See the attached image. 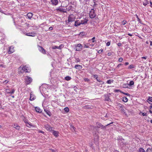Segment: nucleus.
Instances as JSON below:
<instances>
[{
  "label": "nucleus",
  "instance_id": "f257e3e1",
  "mask_svg": "<svg viewBox=\"0 0 152 152\" xmlns=\"http://www.w3.org/2000/svg\"><path fill=\"white\" fill-rule=\"evenodd\" d=\"M113 122H112L109 124H107V125H106L105 126H104V125L100 123L99 122L96 123V125L97 127L98 128H101L102 129L104 130H105L106 129V127L109 126V125L113 124Z\"/></svg>",
  "mask_w": 152,
  "mask_h": 152
},
{
  "label": "nucleus",
  "instance_id": "f03ea898",
  "mask_svg": "<svg viewBox=\"0 0 152 152\" xmlns=\"http://www.w3.org/2000/svg\"><path fill=\"white\" fill-rule=\"evenodd\" d=\"M89 15L90 18L91 19H93L96 17V14L95 12V10L94 8L91 9V10L89 11Z\"/></svg>",
  "mask_w": 152,
  "mask_h": 152
},
{
  "label": "nucleus",
  "instance_id": "7ed1b4c3",
  "mask_svg": "<svg viewBox=\"0 0 152 152\" xmlns=\"http://www.w3.org/2000/svg\"><path fill=\"white\" fill-rule=\"evenodd\" d=\"M25 83L26 85L30 84L32 81V78L28 76H26L25 79Z\"/></svg>",
  "mask_w": 152,
  "mask_h": 152
},
{
  "label": "nucleus",
  "instance_id": "20e7f679",
  "mask_svg": "<svg viewBox=\"0 0 152 152\" xmlns=\"http://www.w3.org/2000/svg\"><path fill=\"white\" fill-rule=\"evenodd\" d=\"M117 108L119 110L122 112H124L125 111V107L122 104L118 103L117 105Z\"/></svg>",
  "mask_w": 152,
  "mask_h": 152
},
{
  "label": "nucleus",
  "instance_id": "39448f33",
  "mask_svg": "<svg viewBox=\"0 0 152 152\" xmlns=\"http://www.w3.org/2000/svg\"><path fill=\"white\" fill-rule=\"evenodd\" d=\"M39 50L43 54H46V50L42 46L37 45Z\"/></svg>",
  "mask_w": 152,
  "mask_h": 152
},
{
  "label": "nucleus",
  "instance_id": "423d86ee",
  "mask_svg": "<svg viewBox=\"0 0 152 152\" xmlns=\"http://www.w3.org/2000/svg\"><path fill=\"white\" fill-rule=\"evenodd\" d=\"M83 46L80 44H79L77 45L75 48V50L76 51H80L82 49Z\"/></svg>",
  "mask_w": 152,
  "mask_h": 152
},
{
  "label": "nucleus",
  "instance_id": "0eeeda50",
  "mask_svg": "<svg viewBox=\"0 0 152 152\" xmlns=\"http://www.w3.org/2000/svg\"><path fill=\"white\" fill-rule=\"evenodd\" d=\"M56 10L57 11H59L60 12H62L63 13H66V9H63L59 7V8H57Z\"/></svg>",
  "mask_w": 152,
  "mask_h": 152
},
{
  "label": "nucleus",
  "instance_id": "6e6552de",
  "mask_svg": "<svg viewBox=\"0 0 152 152\" xmlns=\"http://www.w3.org/2000/svg\"><path fill=\"white\" fill-rule=\"evenodd\" d=\"M69 4L72 5L76 6L77 5L76 2L75 0H71L69 2Z\"/></svg>",
  "mask_w": 152,
  "mask_h": 152
},
{
  "label": "nucleus",
  "instance_id": "1a4fd4ad",
  "mask_svg": "<svg viewBox=\"0 0 152 152\" xmlns=\"http://www.w3.org/2000/svg\"><path fill=\"white\" fill-rule=\"evenodd\" d=\"M36 33L34 32H32L31 33H27L25 34L26 35L31 37H34Z\"/></svg>",
  "mask_w": 152,
  "mask_h": 152
},
{
  "label": "nucleus",
  "instance_id": "9d476101",
  "mask_svg": "<svg viewBox=\"0 0 152 152\" xmlns=\"http://www.w3.org/2000/svg\"><path fill=\"white\" fill-rule=\"evenodd\" d=\"M73 16V14H71L68 18V21L69 22H71L74 21V19L72 17Z\"/></svg>",
  "mask_w": 152,
  "mask_h": 152
},
{
  "label": "nucleus",
  "instance_id": "9b49d317",
  "mask_svg": "<svg viewBox=\"0 0 152 152\" xmlns=\"http://www.w3.org/2000/svg\"><path fill=\"white\" fill-rule=\"evenodd\" d=\"M13 48H14L12 47V46H11L10 47L9 50L8 52L9 54H11L14 51Z\"/></svg>",
  "mask_w": 152,
  "mask_h": 152
},
{
  "label": "nucleus",
  "instance_id": "f8f14e48",
  "mask_svg": "<svg viewBox=\"0 0 152 152\" xmlns=\"http://www.w3.org/2000/svg\"><path fill=\"white\" fill-rule=\"evenodd\" d=\"M51 1L52 4L55 6L57 5L58 3V0H51Z\"/></svg>",
  "mask_w": 152,
  "mask_h": 152
},
{
  "label": "nucleus",
  "instance_id": "ddd939ff",
  "mask_svg": "<svg viewBox=\"0 0 152 152\" xmlns=\"http://www.w3.org/2000/svg\"><path fill=\"white\" fill-rule=\"evenodd\" d=\"M147 102L151 104H152V97L149 96Z\"/></svg>",
  "mask_w": 152,
  "mask_h": 152
},
{
  "label": "nucleus",
  "instance_id": "4468645a",
  "mask_svg": "<svg viewBox=\"0 0 152 152\" xmlns=\"http://www.w3.org/2000/svg\"><path fill=\"white\" fill-rule=\"evenodd\" d=\"M75 68L77 69L80 70L82 69L83 67L81 65H76L75 66Z\"/></svg>",
  "mask_w": 152,
  "mask_h": 152
},
{
  "label": "nucleus",
  "instance_id": "2eb2a0df",
  "mask_svg": "<svg viewBox=\"0 0 152 152\" xmlns=\"http://www.w3.org/2000/svg\"><path fill=\"white\" fill-rule=\"evenodd\" d=\"M33 15V14L32 13L29 12L27 14V15L28 16V18L29 19L31 20V19Z\"/></svg>",
  "mask_w": 152,
  "mask_h": 152
},
{
  "label": "nucleus",
  "instance_id": "dca6fc26",
  "mask_svg": "<svg viewBox=\"0 0 152 152\" xmlns=\"http://www.w3.org/2000/svg\"><path fill=\"white\" fill-rule=\"evenodd\" d=\"M46 129L48 130H52V127L49 125H46L45 126Z\"/></svg>",
  "mask_w": 152,
  "mask_h": 152
},
{
  "label": "nucleus",
  "instance_id": "f3484780",
  "mask_svg": "<svg viewBox=\"0 0 152 152\" xmlns=\"http://www.w3.org/2000/svg\"><path fill=\"white\" fill-rule=\"evenodd\" d=\"M80 25V22L79 20H76L75 23V26L76 27L79 26Z\"/></svg>",
  "mask_w": 152,
  "mask_h": 152
},
{
  "label": "nucleus",
  "instance_id": "a211bd4d",
  "mask_svg": "<svg viewBox=\"0 0 152 152\" xmlns=\"http://www.w3.org/2000/svg\"><path fill=\"white\" fill-rule=\"evenodd\" d=\"M104 97H105V100L108 101H110L111 99L109 98V97L108 95H104Z\"/></svg>",
  "mask_w": 152,
  "mask_h": 152
},
{
  "label": "nucleus",
  "instance_id": "6ab92c4d",
  "mask_svg": "<svg viewBox=\"0 0 152 152\" xmlns=\"http://www.w3.org/2000/svg\"><path fill=\"white\" fill-rule=\"evenodd\" d=\"M13 127L15 128L16 129L19 130L20 128V126H19L17 124H15L14 125Z\"/></svg>",
  "mask_w": 152,
  "mask_h": 152
},
{
  "label": "nucleus",
  "instance_id": "aec40b11",
  "mask_svg": "<svg viewBox=\"0 0 152 152\" xmlns=\"http://www.w3.org/2000/svg\"><path fill=\"white\" fill-rule=\"evenodd\" d=\"M44 111L49 116H50L51 115V113L49 110L47 109H45Z\"/></svg>",
  "mask_w": 152,
  "mask_h": 152
},
{
  "label": "nucleus",
  "instance_id": "412c9836",
  "mask_svg": "<svg viewBox=\"0 0 152 152\" xmlns=\"http://www.w3.org/2000/svg\"><path fill=\"white\" fill-rule=\"evenodd\" d=\"M66 10H67L68 11H69L70 10H72V6L70 5L68 7L67 6H66Z\"/></svg>",
  "mask_w": 152,
  "mask_h": 152
},
{
  "label": "nucleus",
  "instance_id": "4be33fe9",
  "mask_svg": "<svg viewBox=\"0 0 152 152\" xmlns=\"http://www.w3.org/2000/svg\"><path fill=\"white\" fill-rule=\"evenodd\" d=\"M93 77L95 78L96 80H97L98 81H100V79L98 77V75H93Z\"/></svg>",
  "mask_w": 152,
  "mask_h": 152
},
{
  "label": "nucleus",
  "instance_id": "5701e85b",
  "mask_svg": "<svg viewBox=\"0 0 152 152\" xmlns=\"http://www.w3.org/2000/svg\"><path fill=\"white\" fill-rule=\"evenodd\" d=\"M35 110L38 113H40L42 112L41 110L38 107H36L35 108Z\"/></svg>",
  "mask_w": 152,
  "mask_h": 152
},
{
  "label": "nucleus",
  "instance_id": "b1692460",
  "mask_svg": "<svg viewBox=\"0 0 152 152\" xmlns=\"http://www.w3.org/2000/svg\"><path fill=\"white\" fill-rule=\"evenodd\" d=\"M88 21V20L87 19H85L84 21L81 20L80 22V25L82 24H86Z\"/></svg>",
  "mask_w": 152,
  "mask_h": 152
},
{
  "label": "nucleus",
  "instance_id": "393cba45",
  "mask_svg": "<svg viewBox=\"0 0 152 152\" xmlns=\"http://www.w3.org/2000/svg\"><path fill=\"white\" fill-rule=\"evenodd\" d=\"M138 152H146V151H145L144 149L142 148H140L138 151Z\"/></svg>",
  "mask_w": 152,
  "mask_h": 152
},
{
  "label": "nucleus",
  "instance_id": "a878e982",
  "mask_svg": "<svg viewBox=\"0 0 152 152\" xmlns=\"http://www.w3.org/2000/svg\"><path fill=\"white\" fill-rule=\"evenodd\" d=\"M129 85L128 84V83L124 84L123 85V88H129Z\"/></svg>",
  "mask_w": 152,
  "mask_h": 152
},
{
  "label": "nucleus",
  "instance_id": "bb28decb",
  "mask_svg": "<svg viewBox=\"0 0 152 152\" xmlns=\"http://www.w3.org/2000/svg\"><path fill=\"white\" fill-rule=\"evenodd\" d=\"M53 134L56 137H58V132L56 131H54L53 132Z\"/></svg>",
  "mask_w": 152,
  "mask_h": 152
},
{
  "label": "nucleus",
  "instance_id": "cd10ccee",
  "mask_svg": "<svg viewBox=\"0 0 152 152\" xmlns=\"http://www.w3.org/2000/svg\"><path fill=\"white\" fill-rule=\"evenodd\" d=\"M90 1V0H79V1L80 3L82 4L84 3L85 1L86 2V4H87V2L89 1Z\"/></svg>",
  "mask_w": 152,
  "mask_h": 152
},
{
  "label": "nucleus",
  "instance_id": "c85d7f7f",
  "mask_svg": "<svg viewBox=\"0 0 152 152\" xmlns=\"http://www.w3.org/2000/svg\"><path fill=\"white\" fill-rule=\"evenodd\" d=\"M123 101L124 102H126L128 101V99L126 97H123Z\"/></svg>",
  "mask_w": 152,
  "mask_h": 152
},
{
  "label": "nucleus",
  "instance_id": "c756f323",
  "mask_svg": "<svg viewBox=\"0 0 152 152\" xmlns=\"http://www.w3.org/2000/svg\"><path fill=\"white\" fill-rule=\"evenodd\" d=\"M146 152H152V147L148 148L146 150Z\"/></svg>",
  "mask_w": 152,
  "mask_h": 152
},
{
  "label": "nucleus",
  "instance_id": "7c9ffc66",
  "mask_svg": "<svg viewBox=\"0 0 152 152\" xmlns=\"http://www.w3.org/2000/svg\"><path fill=\"white\" fill-rule=\"evenodd\" d=\"M22 69L24 70L26 72H28L27 69V67L26 66H23L22 67Z\"/></svg>",
  "mask_w": 152,
  "mask_h": 152
},
{
  "label": "nucleus",
  "instance_id": "2f4dec72",
  "mask_svg": "<svg viewBox=\"0 0 152 152\" xmlns=\"http://www.w3.org/2000/svg\"><path fill=\"white\" fill-rule=\"evenodd\" d=\"M144 1L143 3V5L145 6L148 4V1L147 0H145Z\"/></svg>",
  "mask_w": 152,
  "mask_h": 152
},
{
  "label": "nucleus",
  "instance_id": "473e14b6",
  "mask_svg": "<svg viewBox=\"0 0 152 152\" xmlns=\"http://www.w3.org/2000/svg\"><path fill=\"white\" fill-rule=\"evenodd\" d=\"M65 79L67 81L70 80L71 79V77L69 76H67L65 77Z\"/></svg>",
  "mask_w": 152,
  "mask_h": 152
},
{
  "label": "nucleus",
  "instance_id": "72a5a7b5",
  "mask_svg": "<svg viewBox=\"0 0 152 152\" xmlns=\"http://www.w3.org/2000/svg\"><path fill=\"white\" fill-rule=\"evenodd\" d=\"M86 33L85 32H82L80 33V36H83L86 35Z\"/></svg>",
  "mask_w": 152,
  "mask_h": 152
},
{
  "label": "nucleus",
  "instance_id": "f704fd0d",
  "mask_svg": "<svg viewBox=\"0 0 152 152\" xmlns=\"http://www.w3.org/2000/svg\"><path fill=\"white\" fill-rule=\"evenodd\" d=\"M113 80H109L107 81V83L108 84H110L112 83H113Z\"/></svg>",
  "mask_w": 152,
  "mask_h": 152
},
{
  "label": "nucleus",
  "instance_id": "c9c22d12",
  "mask_svg": "<svg viewBox=\"0 0 152 152\" xmlns=\"http://www.w3.org/2000/svg\"><path fill=\"white\" fill-rule=\"evenodd\" d=\"M128 84L129 86H132L134 85V82L133 81L131 80L130 81L129 83Z\"/></svg>",
  "mask_w": 152,
  "mask_h": 152
},
{
  "label": "nucleus",
  "instance_id": "e433bc0d",
  "mask_svg": "<svg viewBox=\"0 0 152 152\" xmlns=\"http://www.w3.org/2000/svg\"><path fill=\"white\" fill-rule=\"evenodd\" d=\"M70 126V128L71 129L72 131H75V130L76 128L73 125H71Z\"/></svg>",
  "mask_w": 152,
  "mask_h": 152
},
{
  "label": "nucleus",
  "instance_id": "4c0bfd02",
  "mask_svg": "<svg viewBox=\"0 0 152 152\" xmlns=\"http://www.w3.org/2000/svg\"><path fill=\"white\" fill-rule=\"evenodd\" d=\"M64 110L66 112L68 113L69 111V109L68 107H66L64 108Z\"/></svg>",
  "mask_w": 152,
  "mask_h": 152
},
{
  "label": "nucleus",
  "instance_id": "58836bf2",
  "mask_svg": "<svg viewBox=\"0 0 152 152\" xmlns=\"http://www.w3.org/2000/svg\"><path fill=\"white\" fill-rule=\"evenodd\" d=\"M118 141L119 142L121 143H124L123 142V141L124 140V139H118Z\"/></svg>",
  "mask_w": 152,
  "mask_h": 152
},
{
  "label": "nucleus",
  "instance_id": "ea45409f",
  "mask_svg": "<svg viewBox=\"0 0 152 152\" xmlns=\"http://www.w3.org/2000/svg\"><path fill=\"white\" fill-rule=\"evenodd\" d=\"M134 68V66L133 65H130L129 67L128 68V69H131Z\"/></svg>",
  "mask_w": 152,
  "mask_h": 152
},
{
  "label": "nucleus",
  "instance_id": "a19ab883",
  "mask_svg": "<svg viewBox=\"0 0 152 152\" xmlns=\"http://www.w3.org/2000/svg\"><path fill=\"white\" fill-rule=\"evenodd\" d=\"M35 99V98H34V97H33L32 96V95L31 94L30 97V100L31 101H33Z\"/></svg>",
  "mask_w": 152,
  "mask_h": 152
},
{
  "label": "nucleus",
  "instance_id": "79ce46f5",
  "mask_svg": "<svg viewBox=\"0 0 152 152\" xmlns=\"http://www.w3.org/2000/svg\"><path fill=\"white\" fill-rule=\"evenodd\" d=\"M15 91V90L14 89H12L11 91L9 92V94H13Z\"/></svg>",
  "mask_w": 152,
  "mask_h": 152
},
{
  "label": "nucleus",
  "instance_id": "37998d69",
  "mask_svg": "<svg viewBox=\"0 0 152 152\" xmlns=\"http://www.w3.org/2000/svg\"><path fill=\"white\" fill-rule=\"evenodd\" d=\"M52 49H58V46H53L52 48Z\"/></svg>",
  "mask_w": 152,
  "mask_h": 152
},
{
  "label": "nucleus",
  "instance_id": "c03bdc74",
  "mask_svg": "<svg viewBox=\"0 0 152 152\" xmlns=\"http://www.w3.org/2000/svg\"><path fill=\"white\" fill-rule=\"evenodd\" d=\"M136 16L137 18V19L138 21L140 23H141V20L140 19L138 15L136 14Z\"/></svg>",
  "mask_w": 152,
  "mask_h": 152
},
{
  "label": "nucleus",
  "instance_id": "a18cd8bd",
  "mask_svg": "<svg viewBox=\"0 0 152 152\" xmlns=\"http://www.w3.org/2000/svg\"><path fill=\"white\" fill-rule=\"evenodd\" d=\"M121 23L123 25H125L127 23V21L125 20H123Z\"/></svg>",
  "mask_w": 152,
  "mask_h": 152
},
{
  "label": "nucleus",
  "instance_id": "49530a36",
  "mask_svg": "<svg viewBox=\"0 0 152 152\" xmlns=\"http://www.w3.org/2000/svg\"><path fill=\"white\" fill-rule=\"evenodd\" d=\"M75 59H76L75 61H76V62L77 63L79 62L80 61V59L78 58H76Z\"/></svg>",
  "mask_w": 152,
  "mask_h": 152
},
{
  "label": "nucleus",
  "instance_id": "de8ad7c7",
  "mask_svg": "<svg viewBox=\"0 0 152 152\" xmlns=\"http://www.w3.org/2000/svg\"><path fill=\"white\" fill-rule=\"evenodd\" d=\"M63 46L62 44H61L59 46H58V49L59 50L61 49L62 47H63Z\"/></svg>",
  "mask_w": 152,
  "mask_h": 152
},
{
  "label": "nucleus",
  "instance_id": "09e8293b",
  "mask_svg": "<svg viewBox=\"0 0 152 152\" xmlns=\"http://www.w3.org/2000/svg\"><path fill=\"white\" fill-rule=\"evenodd\" d=\"M83 47L84 48H89V46L88 45H86V44H84Z\"/></svg>",
  "mask_w": 152,
  "mask_h": 152
},
{
  "label": "nucleus",
  "instance_id": "8fccbe9b",
  "mask_svg": "<svg viewBox=\"0 0 152 152\" xmlns=\"http://www.w3.org/2000/svg\"><path fill=\"white\" fill-rule=\"evenodd\" d=\"M84 80L86 82H88L90 81V80L87 78H84Z\"/></svg>",
  "mask_w": 152,
  "mask_h": 152
},
{
  "label": "nucleus",
  "instance_id": "3c124183",
  "mask_svg": "<svg viewBox=\"0 0 152 152\" xmlns=\"http://www.w3.org/2000/svg\"><path fill=\"white\" fill-rule=\"evenodd\" d=\"M121 93L124 94H125V95H127L128 96H130V94L129 93H124V92H123L122 91L121 92Z\"/></svg>",
  "mask_w": 152,
  "mask_h": 152
},
{
  "label": "nucleus",
  "instance_id": "603ef678",
  "mask_svg": "<svg viewBox=\"0 0 152 152\" xmlns=\"http://www.w3.org/2000/svg\"><path fill=\"white\" fill-rule=\"evenodd\" d=\"M123 61V58H120L118 59V61L119 62H121Z\"/></svg>",
  "mask_w": 152,
  "mask_h": 152
},
{
  "label": "nucleus",
  "instance_id": "864d4df0",
  "mask_svg": "<svg viewBox=\"0 0 152 152\" xmlns=\"http://www.w3.org/2000/svg\"><path fill=\"white\" fill-rule=\"evenodd\" d=\"M110 42H107L106 43V46H109L110 45Z\"/></svg>",
  "mask_w": 152,
  "mask_h": 152
},
{
  "label": "nucleus",
  "instance_id": "5fc2aeb1",
  "mask_svg": "<svg viewBox=\"0 0 152 152\" xmlns=\"http://www.w3.org/2000/svg\"><path fill=\"white\" fill-rule=\"evenodd\" d=\"M38 132L39 133H42V134L44 133V132H43L42 131L40 130H39L38 131Z\"/></svg>",
  "mask_w": 152,
  "mask_h": 152
},
{
  "label": "nucleus",
  "instance_id": "6e6d98bb",
  "mask_svg": "<svg viewBox=\"0 0 152 152\" xmlns=\"http://www.w3.org/2000/svg\"><path fill=\"white\" fill-rule=\"evenodd\" d=\"M95 39V37H93L92 39H91V40H92V42H95V41L94 40Z\"/></svg>",
  "mask_w": 152,
  "mask_h": 152
},
{
  "label": "nucleus",
  "instance_id": "4d7b16f0",
  "mask_svg": "<svg viewBox=\"0 0 152 152\" xmlns=\"http://www.w3.org/2000/svg\"><path fill=\"white\" fill-rule=\"evenodd\" d=\"M142 115L143 116H147V114L146 113H142Z\"/></svg>",
  "mask_w": 152,
  "mask_h": 152
},
{
  "label": "nucleus",
  "instance_id": "13d9d810",
  "mask_svg": "<svg viewBox=\"0 0 152 152\" xmlns=\"http://www.w3.org/2000/svg\"><path fill=\"white\" fill-rule=\"evenodd\" d=\"M122 64H118L117 66L116 67V68H119V67L121 66V65H122Z\"/></svg>",
  "mask_w": 152,
  "mask_h": 152
},
{
  "label": "nucleus",
  "instance_id": "bf43d9fd",
  "mask_svg": "<svg viewBox=\"0 0 152 152\" xmlns=\"http://www.w3.org/2000/svg\"><path fill=\"white\" fill-rule=\"evenodd\" d=\"M50 150H51L52 152H57V151L56 150L54 149H50Z\"/></svg>",
  "mask_w": 152,
  "mask_h": 152
},
{
  "label": "nucleus",
  "instance_id": "052dcab7",
  "mask_svg": "<svg viewBox=\"0 0 152 152\" xmlns=\"http://www.w3.org/2000/svg\"><path fill=\"white\" fill-rule=\"evenodd\" d=\"M115 91L116 92H118V91H120L121 93V92H122V91L119 90H115Z\"/></svg>",
  "mask_w": 152,
  "mask_h": 152
},
{
  "label": "nucleus",
  "instance_id": "680f3d73",
  "mask_svg": "<svg viewBox=\"0 0 152 152\" xmlns=\"http://www.w3.org/2000/svg\"><path fill=\"white\" fill-rule=\"evenodd\" d=\"M26 126H27L29 127L30 126H31V125L28 123V124H26Z\"/></svg>",
  "mask_w": 152,
  "mask_h": 152
},
{
  "label": "nucleus",
  "instance_id": "e2e57ef3",
  "mask_svg": "<svg viewBox=\"0 0 152 152\" xmlns=\"http://www.w3.org/2000/svg\"><path fill=\"white\" fill-rule=\"evenodd\" d=\"M147 58V56H143L142 57V58L144 59H146Z\"/></svg>",
  "mask_w": 152,
  "mask_h": 152
},
{
  "label": "nucleus",
  "instance_id": "0e129e2a",
  "mask_svg": "<svg viewBox=\"0 0 152 152\" xmlns=\"http://www.w3.org/2000/svg\"><path fill=\"white\" fill-rule=\"evenodd\" d=\"M93 2L94 3V4H97L96 3V2L97 1L96 0H93Z\"/></svg>",
  "mask_w": 152,
  "mask_h": 152
},
{
  "label": "nucleus",
  "instance_id": "69168bd1",
  "mask_svg": "<svg viewBox=\"0 0 152 152\" xmlns=\"http://www.w3.org/2000/svg\"><path fill=\"white\" fill-rule=\"evenodd\" d=\"M122 44L120 43H118L117 44V45H118V46H121Z\"/></svg>",
  "mask_w": 152,
  "mask_h": 152
},
{
  "label": "nucleus",
  "instance_id": "338daca9",
  "mask_svg": "<svg viewBox=\"0 0 152 152\" xmlns=\"http://www.w3.org/2000/svg\"><path fill=\"white\" fill-rule=\"evenodd\" d=\"M8 82V81H7V80H5V81L3 82V83L6 84V83H7Z\"/></svg>",
  "mask_w": 152,
  "mask_h": 152
},
{
  "label": "nucleus",
  "instance_id": "774afa93",
  "mask_svg": "<svg viewBox=\"0 0 152 152\" xmlns=\"http://www.w3.org/2000/svg\"><path fill=\"white\" fill-rule=\"evenodd\" d=\"M97 4H94L93 6H92L93 7V8H94L95 7H96V6L97 5Z\"/></svg>",
  "mask_w": 152,
  "mask_h": 152
}]
</instances>
